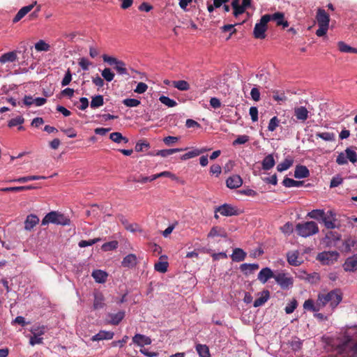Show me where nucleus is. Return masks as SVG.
I'll use <instances>...</instances> for the list:
<instances>
[{
    "label": "nucleus",
    "instance_id": "f257e3e1",
    "mask_svg": "<svg viewBox=\"0 0 357 357\" xmlns=\"http://www.w3.org/2000/svg\"><path fill=\"white\" fill-rule=\"evenodd\" d=\"M337 351L346 357H357V340L344 335L337 347Z\"/></svg>",
    "mask_w": 357,
    "mask_h": 357
},
{
    "label": "nucleus",
    "instance_id": "f03ea898",
    "mask_svg": "<svg viewBox=\"0 0 357 357\" xmlns=\"http://www.w3.org/2000/svg\"><path fill=\"white\" fill-rule=\"evenodd\" d=\"M342 299V293L340 289H334L327 294H321L318 296V305L325 306L330 303L332 308H335Z\"/></svg>",
    "mask_w": 357,
    "mask_h": 357
},
{
    "label": "nucleus",
    "instance_id": "7ed1b4c3",
    "mask_svg": "<svg viewBox=\"0 0 357 357\" xmlns=\"http://www.w3.org/2000/svg\"><path fill=\"white\" fill-rule=\"evenodd\" d=\"M316 20L319 25V29L316 31V35L319 37L325 36L329 27V15L325 10L318 8L316 15Z\"/></svg>",
    "mask_w": 357,
    "mask_h": 357
},
{
    "label": "nucleus",
    "instance_id": "20e7f679",
    "mask_svg": "<svg viewBox=\"0 0 357 357\" xmlns=\"http://www.w3.org/2000/svg\"><path fill=\"white\" fill-rule=\"evenodd\" d=\"M297 234L304 238L314 235L319 232L318 225L314 221L298 223L296 226Z\"/></svg>",
    "mask_w": 357,
    "mask_h": 357
},
{
    "label": "nucleus",
    "instance_id": "39448f33",
    "mask_svg": "<svg viewBox=\"0 0 357 357\" xmlns=\"http://www.w3.org/2000/svg\"><path fill=\"white\" fill-rule=\"evenodd\" d=\"M49 223L65 226L70 224V220L63 213L57 211H51L42 220L43 225H48Z\"/></svg>",
    "mask_w": 357,
    "mask_h": 357
},
{
    "label": "nucleus",
    "instance_id": "423d86ee",
    "mask_svg": "<svg viewBox=\"0 0 357 357\" xmlns=\"http://www.w3.org/2000/svg\"><path fill=\"white\" fill-rule=\"evenodd\" d=\"M102 59L104 62L107 63L109 65L114 66V69L119 75L129 76V73L126 67V65L123 61L107 54L102 55Z\"/></svg>",
    "mask_w": 357,
    "mask_h": 357
},
{
    "label": "nucleus",
    "instance_id": "0eeeda50",
    "mask_svg": "<svg viewBox=\"0 0 357 357\" xmlns=\"http://www.w3.org/2000/svg\"><path fill=\"white\" fill-rule=\"evenodd\" d=\"M268 22H270L269 17L263 15L259 22L255 24L253 31V35L255 38L264 39L266 38L265 32L267 30V24Z\"/></svg>",
    "mask_w": 357,
    "mask_h": 357
},
{
    "label": "nucleus",
    "instance_id": "6e6552de",
    "mask_svg": "<svg viewBox=\"0 0 357 357\" xmlns=\"http://www.w3.org/2000/svg\"><path fill=\"white\" fill-rule=\"evenodd\" d=\"M321 221L328 229H338L340 226V224H336V213L333 210H329L326 213L324 211Z\"/></svg>",
    "mask_w": 357,
    "mask_h": 357
},
{
    "label": "nucleus",
    "instance_id": "1a4fd4ad",
    "mask_svg": "<svg viewBox=\"0 0 357 357\" xmlns=\"http://www.w3.org/2000/svg\"><path fill=\"white\" fill-rule=\"evenodd\" d=\"M339 257V253L337 251L323 252L318 255L317 259L323 264L331 265L334 264Z\"/></svg>",
    "mask_w": 357,
    "mask_h": 357
},
{
    "label": "nucleus",
    "instance_id": "9d476101",
    "mask_svg": "<svg viewBox=\"0 0 357 357\" xmlns=\"http://www.w3.org/2000/svg\"><path fill=\"white\" fill-rule=\"evenodd\" d=\"M275 280L282 289H287L290 288L294 283L293 278L284 273H279L276 274Z\"/></svg>",
    "mask_w": 357,
    "mask_h": 357
},
{
    "label": "nucleus",
    "instance_id": "9b49d317",
    "mask_svg": "<svg viewBox=\"0 0 357 357\" xmlns=\"http://www.w3.org/2000/svg\"><path fill=\"white\" fill-rule=\"evenodd\" d=\"M218 212L224 216L238 215L239 214L238 209L227 204L217 207L215 210V213Z\"/></svg>",
    "mask_w": 357,
    "mask_h": 357
},
{
    "label": "nucleus",
    "instance_id": "f8f14e48",
    "mask_svg": "<svg viewBox=\"0 0 357 357\" xmlns=\"http://www.w3.org/2000/svg\"><path fill=\"white\" fill-rule=\"evenodd\" d=\"M264 16H268L270 18V21H274L277 26H282L283 28L289 26V22L284 19V15L283 13L277 12L272 15L266 14Z\"/></svg>",
    "mask_w": 357,
    "mask_h": 357
},
{
    "label": "nucleus",
    "instance_id": "ddd939ff",
    "mask_svg": "<svg viewBox=\"0 0 357 357\" xmlns=\"http://www.w3.org/2000/svg\"><path fill=\"white\" fill-rule=\"evenodd\" d=\"M243 184V179L239 175L234 174L229 176L226 180V185L230 189H236L241 187Z\"/></svg>",
    "mask_w": 357,
    "mask_h": 357
},
{
    "label": "nucleus",
    "instance_id": "4468645a",
    "mask_svg": "<svg viewBox=\"0 0 357 357\" xmlns=\"http://www.w3.org/2000/svg\"><path fill=\"white\" fill-rule=\"evenodd\" d=\"M132 340L133 344L140 347H143L145 345H149L152 342L151 339L149 337L138 333L135 334L134 337H132Z\"/></svg>",
    "mask_w": 357,
    "mask_h": 357
},
{
    "label": "nucleus",
    "instance_id": "2eb2a0df",
    "mask_svg": "<svg viewBox=\"0 0 357 357\" xmlns=\"http://www.w3.org/2000/svg\"><path fill=\"white\" fill-rule=\"evenodd\" d=\"M275 275L272 270L268 267L262 268L258 274V280L262 283L265 284L270 278L275 279Z\"/></svg>",
    "mask_w": 357,
    "mask_h": 357
},
{
    "label": "nucleus",
    "instance_id": "dca6fc26",
    "mask_svg": "<svg viewBox=\"0 0 357 357\" xmlns=\"http://www.w3.org/2000/svg\"><path fill=\"white\" fill-rule=\"evenodd\" d=\"M36 4V1L29 6L22 7L14 17L13 22L16 23L22 19L28 13H29Z\"/></svg>",
    "mask_w": 357,
    "mask_h": 357
},
{
    "label": "nucleus",
    "instance_id": "f3484780",
    "mask_svg": "<svg viewBox=\"0 0 357 357\" xmlns=\"http://www.w3.org/2000/svg\"><path fill=\"white\" fill-rule=\"evenodd\" d=\"M344 271H354L357 269V255L347 258L343 264Z\"/></svg>",
    "mask_w": 357,
    "mask_h": 357
},
{
    "label": "nucleus",
    "instance_id": "a211bd4d",
    "mask_svg": "<svg viewBox=\"0 0 357 357\" xmlns=\"http://www.w3.org/2000/svg\"><path fill=\"white\" fill-rule=\"evenodd\" d=\"M38 222L39 218L36 215H29L24 221V229L31 231Z\"/></svg>",
    "mask_w": 357,
    "mask_h": 357
},
{
    "label": "nucleus",
    "instance_id": "6ab92c4d",
    "mask_svg": "<svg viewBox=\"0 0 357 357\" xmlns=\"http://www.w3.org/2000/svg\"><path fill=\"white\" fill-rule=\"evenodd\" d=\"M137 263V259L135 255L129 254L126 256L121 261V265L126 268H133Z\"/></svg>",
    "mask_w": 357,
    "mask_h": 357
},
{
    "label": "nucleus",
    "instance_id": "aec40b11",
    "mask_svg": "<svg viewBox=\"0 0 357 357\" xmlns=\"http://www.w3.org/2000/svg\"><path fill=\"white\" fill-rule=\"evenodd\" d=\"M216 236L227 238V233L225 231V229L222 227H218V226L213 227L211 229L209 233L208 234L207 237L208 238H214Z\"/></svg>",
    "mask_w": 357,
    "mask_h": 357
},
{
    "label": "nucleus",
    "instance_id": "412c9836",
    "mask_svg": "<svg viewBox=\"0 0 357 357\" xmlns=\"http://www.w3.org/2000/svg\"><path fill=\"white\" fill-rule=\"evenodd\" d=\"M310 176L308 169L304 165H297L294 171V176L296 178H305Z\"/></svg>",
    "mask_w": 357,
    "mask_h": 357
},
{
    "label": "nucleus",
    "instance_id": "4be33fe9",
    "mask_svg": "<svg viewBox=\"0 0 357 357\" xmlns=\"http://www.w3.org/2000/svg\"><path fill=\"white\" fill-rule=\"evenodd\" d=\"M260 296L254 301V307H257L263 305L270 298L268 290H264L260 294Z\"/></svg>",
    "mask_w": 357,
    "mask_h": 357
},
{
    "label": "nucleus",
    "instance_id": "5701e85b",
    "mask_svg": "<svg viewBox=\"0 0 357 357\" xmlns=\"http://www.w3.org/2000/svg\"><path fill=\"white\" fill-rule=\"evenodd\" d=\"M275 165V161L273 154H268L266 155L261 162L262 169L265 171L270 170Z\"/></svg>",
    "mask_w": 357,
    "mask_h": 357
},
{
    "label": "nucleus",
    "instance_id": "b1692460",
    "mask_svg": "<svg viewBox=\"0 0 357 357\" xmlns=\"http://www.w3.org/2000/svg\"><path fill=\"white\" fill-rule=\"evenodd\" d=\"M259 268L257 264H243L240 266L241 271L246 275L253 273Z\"/></svg>",
    "mask_w": 357,
    "mask_h": 357
},
{
    "label": "nucleus",
    "instance_id": "393cba45",
    "mask_svg": "<svg viewBox=\"0 0 357 357\" xmlns=\"http://www.w3.org/2000/svg\"><path fill=\"white\" fill-rule=\"evenodd\" d=\"M114 333L112 331H100L98 333L93 335L91 338L93 341H100L102 340H112Z\"/></svg>",
    "mask_w": 357,
    "mask_h": 357
},
{
    "label": "nucleus",
    "instance_id": "a878e982",
    "mask_svg": "<svg viewBox=\"0 0 357 357\" xmlns=\"http://www.w3.org/2000/svg\"><path fill=\"white\" fill-rule=\"evenodd\" d=\"M294 114L298 120L305 121L308 118V111L303 106L294 109Z\"/></svg>",
    "mask_w": 357,
    "mask_h": 357
},
{
    "label": "nucleus",
    "instance_id": "bb28decb",
    "mask_svg": "<svg viewBox=\"0 0 357 357\" xmlns=\"http://www.w3.org/2000/svg\"><path fill=\"white\" fill-rule=\"evenodd\" d=\"M92 277L96 282L104 283L105 282L108 276L107 273L102 270H95L91 274Z\"/></svg>",
    "mask_w": 357,
    "mask_h": 357
},
{
    "label": "nucleus",
    "instance_id": "cd10ccee",
    "mask_svg": "<svg viewBox=\"0 0 357 357\" xmlns=\"http://www.w3.org/2000/svg\"><path fill=\"white\" fill-rule=\"evenodd\" d=\"M183 150H184L183 149H178V148L170 149H163V150L158 151L155 153H149V155H160L161 157L165 158V157H167L168 155H170L175 153L183 151Z\"/></svg>",
    "mask_w": 357,
    "mask_h": 357
},
{
    "label": "nucleus",
    "instance_id": "c85d7f7f",
    "mask_svg": "<svg viewBox=\"0 0 357 357\" xmlns=\"http://www.w3.org/2000/svg\"><path fill=\"white\" fill-rule=\"evenodd\" d=\"M17 59V54L15 51L8 52L3 54L0 56V63H5L6 62H14Z\"/></svg>",
    "mask_w": 357,
    "mask_h": 357
},
{
    "label": "nucleus",
    "instance_id": "c756f323",
    "mask_svg": "<svg viewBox=\"0 0 357 357\" xmlns=\"http://www.w3.org/2000/svg\"><path fill=\"white\" fill-rule=\"evenodd\" d=\"M104 296L103 295L100 293L97 292L94 294V301H93V309L94 310H99L104 307Z\"/></svg>",
    "mask_w": 357,
    "mask_h": 357
},
{
    "label": "nucleus",
    "instance_id": "7c9ffc66",
    "mask_svg": "<svg viewBox=\"0 0 357 357\" xmlns=\"http://www.w3.org/2000/svg\"><path fill=\"white\" fill-rule=\"evenodd\" d=\"M195 349L200 357H211L209 348L206 344H197Z\"/></svg>",
    "mask_w": 357,
    "mask_h": 357
},
{
    "label": "nucleus",
    "instance_id": "2f4dec72",
    "mask_svg": "<svg viewBox=\"0 0 357 357\" xmlns=\"http://www.w3.org/2000/svg\"><path fill=\"white\" fill-rule=\"evenodd\" d=\"M109 317L111 318L110 324L113 325H118L124 318L125 312L119 311L116 314H109Z\"/></svg>",
    "mask_w": 357,
    "mask_h": 357
},
{
    "label": "nucleus",
    "instance_id": "473e14b6",
    "mask_svg": "<svg viewBox=\"0 0 357 357\" xmlns=\"http://www.w3.org/2000/svg\"><path fill=\"white\" fill-rule=\"evenodd\" d=\"M246 253L241 248H235L231 256L232 260L234 261H241L245 259Z\"/></svg>",
    "mask_w": 357,
    "mask_h": 357
},
{
    "label": "nucleus",
    "instance_id": "72a5a7b5",
    "mask_svg": "<svg viewBox=\"0 0 357 357\" xmlns=\"http://www.w3.org/2000/svg\"><path fill=\"white\" fill-rule=\"evenodd\" d=\"M298 252H289L287 253V261L291 266H297L301 264V261H298Z\"/></svg>",
    "mask_w": 357,
    "mask_h": 357
},
{
    "label": "nucleus",
    "instance_id": "f704fd0d",
    "mask_svg": "<svg viewBox=\"0 0 357 357\" xmlns=\"http://www.w3.org/2000/svg\"><path fill=\"white\" fill-rule=\"evenodd\" d=\"M45 178H46V177L43 176H27L20 177L18 178L11 180L10 182L26 183V182H28L30 181L45 179Z\"/></svg>",
    "mask_w": 357,
    "mask_h": 357
},
{
    "label": "nucleus",
    "instance_id": "c9c22d12",
    "mask_svg": "<svg viewBox=\"0 0 357 357\" xmlns=\"http://www.w3.org/2000/svg\"><path fill=\"white\" fill-rule=\"evenodd\" d=\"M337 45L342 52L357 54V48L352 47L342 41L339 42Z\"/></svg>",
    "mask_w": 357,
    "mask_h": 357
},
{
    "label": "nucleus",
    "instance_id": "e433bc0d",
    "mask_svg": "<svg viewBox=\"0 0 357 357\" xmlns=\"http://www.w3.org/2000/svg\"><path fill=\"white\" fill-rule=\"evenodd\" d=\"M282 184L287 188L300 187L303 185V181H295L292 178L286 177L284 178Z\"/></svg>",
    "mask_w": 357,
    "mask_h": 357
},
{
    "label": "nucleus",
    "instance_id": "4c0bfd02",
    "mask_svg": "<svg viewBox=\"0 0 357 357\" xmlns=\"http://www.w3.org/2000/svg\"><path fill=\"white\" fill-rule=\"evenodd\" d=\"M206 151H207V149H202L201 150L195 149V150L189 151V152L183 154V155H181V159L182 160H185L196 157Z\"/></svg>",
    "mask_w": 357,
    "mask_h": 357
},
{
    "label": "nucleus",
    "instance_id": "58836bf2",
    "mask_svg": "<svg viewBox=\"0 0 357 357\" xmlns=\"http://www.w3.org/2000/svg\"><path fill=\"white\" fill-rule=\"evenodd\" d=\"M109 139L116 143L123 142L125 144L128 142V139L123 137L121 132H114L110 134Z\"/></svg>",
    "mask_w": 357,
    "mask_h": 357
},
{
    "label": "nucleus",
    "instance_id": "ea45409f",
    "mask_svg": "<svg viewBox=\"0 0 357 357\" xmlns=\"http://www.w3.org/2000/svg\"><path fill=\"white\" fill-rule=\"evenodd\" d=\"M172 86L180 91H188L190 89V84L185 80L173 81Z\"/></svg>",
    "mask_w": 357,
    "mask_h": 357
},
{
    "label": "nucleus",
    "instance_id": "a19ab883",
    "mask_svg": "<svg viewBox=\"0 0 357 357\" xmlns=\"http://www.w3.org/2000/svg\"><path fill=\"white\" fill-rule=\"evenodd\" d=\"M307 217L317 220H322L324 216V211L322 209H314L307 213Z\"/></svg>",
    "mask_w": 357,
    "mask_h": 357
},
{
    "label": "nucleus",
    "instance_id": "79ce46f5",
    "mask_svg": "<svg viewBox=\"0 0 357 357\" xmlns=\"http://www.w3.org/2000/svg\"><path fill=\"white\" fill-rule=\"evenodd\" d=\"M320 307H321V305H318V303L315 305L314 304L313 301L311 299H308V300L305 301L303 304V307L305 310H310L312 312L319 311L320 310Z\"/></svg>",
    "mask_w": 357,
    "mask_h": 357
},
{
    "label": "nucleus",
    "instance_id": "37998d69",
    "mask_svg": "<svg viewBox=\"0 0 357 357\" xmlns=\"http://www.w3.org/2000/svg\"><path fill=\"white\" fill-rule=\"evenodd\" d=\"M104 104V98L102 95H98L92 98L91 101V107L97 108Z\"/></svg>",
    "mask_w": 357,
    "mask_h": 357
},
{
    "label": "nucleus",
    "instance_id": "c03bdc74",
    "mask_svg": "<svg viewBox=\"0 0 357 357\" xmlns=\"http://www.w3.org/2000/svg\"><path fill=\"white\" fill-rule=\"evenodd\" d=\"M293 165V160L286 158L282 162L280 163L277 166V170L278 172H283L289 168Z\"/></svg>",
    "mask_w": 357,
    "mask_h": 357
},
{
    "label": "nucleus",
    "instance_id": "a18cd8bd",
    "mask_svg": "<svg viewBox=\"0 0 357 357\" xmlns=\"http://www.w3.org/2000/svg\"><path fill=\"white\" fill-rule=\"evenodd\" d=\"M316 137L328 142L334 141L335 139V134L329 132H318L316 134Z\"/></svg>",
    "mask_w": 357,
    "mask_h": 357
},
{
    "label": "nucleus",
    "instance_id": "49530a36",
    "mask_svg": "<svg viewBox=\"0 0 357 357\" xmlns=\"http://www.w3.org/2000/svg\"><path fill=\"white\" fill-rule=\"evenodd\" d=\"M35 49L38 52H48L50 50V45L43 40H40L35 44Z\"/></svg>",
    "mask_w": 357,
    "mask_h": 357
},
{
    "label": "nucleus",
    "instance_id": "de8ad7c7",
    "mask_svg": "<svg viewBox=\"0 0 357 357\" xmlns=\"http://www.w3.org/2000/svg\"><path fill=\"white\" fill-rule=\"evenodd\" d=\"M168 265L167 261H158L155 264L154 268L158 272L165 273L167 271Z\"/></svg>",
    "mask_w": 357,
    "mask_h": 357
},
{
    "label": "nucleus",
    "instance_id": "09e8293b",
    "mask_svg": "<svg viewBox=\"0 0 357 357\" xmlns=\"http://www.w3.org/2000/svg\"><path fill=\"white\" fill-rule=\"evenodd\" d=\"M159 100L164 105H167L169 107H175L177 105V102L165 96H161L159 98Z\"/></svg>",
    "mask_w": 357,
    "mask_h": 357
},
{
    "label": "nucleus",
    "instance_id": "8fccbe9b",
    "mask_svg": "<svg viewBox=\"0 0 357 357\" xmlns=\"http://www.w3.org/2000/svg\"><path fill=\"white\" fill-rule=\"evenodd\" d=\"M345 153L347 154V159H348L351 162L356 163L357 162V153L356 151L351 150L350 148H347Z\"/></svg>",
    "mask_w": 357,
    "mask_h": 357
},
{
    "label": "nucleus",
    "instance_id": "3c124183",
    "mask_svg": "<svg viewBox=\"0 0 357 357\" xmlns=\"http://www.w3.org/2000/svg\"><path fill=\"white\" fill-rule=\"evenodd\" d=\"M123 103L126 107H135L139 106L141 102L139 100L135 98H126L123 100Z\"/></svg>",
    "mask_w": 357,
    "mask_h": 357
},
{
    "label": "nucleus",
    "instance_id": "603ef678",
    "mask_svg": "<svg viewBox=\"0 0 357 357\" xmlns=\"http://www.w3.org/2000/svg\"><path fill=\"white\" fill-rule=\"evenodd\" d=\"M102 76L107 82H111L113 80L114 77V73L112 72L111 69L109 68H105L102 71Z\"/></svg>",
    "mask_w": 357,
    "mask_h": 357
},
{
    "label": "nucleus",
    "instance_id": "864d4df0",
    "mask_svg": "<svg viewBox=\"0 0 357 357\" xmlns=\"http://www.w3.org/2000/svg\"><path fill=\"white\" fill-rule=\"evenodd\" d=\"M24 122V119L22 116H18L13 118L8 121V127L11 128L15 126L22 125Z\"/></svg>",
    "mask_w": 357,
    "mask_h": 357
},
{
    "label": "nucleus",
    "instance_id": "5fc2aeb1",
    "mask_svg": "<svg viewBox=\"0 0 357 357\" xmlns=\"http://www.w3.org/2000/svg\"><path fill=\"white\" fill-rule=\"evenodd\" d=\"M279 123H280V120L278 119V118L277 116H273V118L271 119L270 121H269V123H268V129L269 131H274L277 127L279 126Z\"/></svg>",
    "mask_w": 357,
    "mask_h": 357
},
{
    "label": "nucleus",
    "instance_id": "6e6d98bb",
    "mask_svg": "<svg viewBox=\"0 0 357 357\" xmlns=\"http://www.w3.org/2000/svg\"><path fill=\"white\" fill-rule=\"evenodd\" d=\"M250 139L249 136L243 135H238L237 138L232 142V144L234 146L238 145V144H244L246 142H248Z\"/></svg>",
    "mask_w": 357,
    "mask_h": 357
},
{
    "label": "nucleus",
    "instance_id": "4d7b16f0",
    "mask_svg": "<svg viewBox=\"0 0 357 357\" xmlns=\"http://www.w3.org/2000/svg\"><path fill=\"white\" fill-rule=\"evenodd\" d=\"M92 65V63L89 61L87 59L82 57L79 59V66L82 68L84 70H88L89 68V66Z\"/></svg>",
    "mask_w": 357,
    "mask_h": 357
},
{
    "label": "nucleus",
    "instance_id": "13d9d810",
    "mask_svg": "<svg viewBox=\"0 0 357 357\" xmlns=\"http://www.w3.org/2000/svg\"><path fill=\"white\" fill-rule=\"evenodd\" d=\"M100 241V238H93V239H91V240H89V241H85V240H82L81 241L79 242V246L80 248H85L86 246H91V245H93V244H95L96 243Z\"/></svg>",
    "mask_w": 357,
    "mask_h": 357
},
{
    "label": "nucleus",
    "instance_id": "bf43d9fd",
    "mask_svg": "<svg viewBox=\"0 0 357 357\" xmlns=\"http://www.w3.org/2000/svg\"><path fill=\"white\" fill-rule=\"evenodd\" d=\"M290 346L293 350L298 351L301 349L302 342L301 341L300 339L295 337L290 342Z\"/></svg>",
    "mask_w": 357,
    "mask_h": 357
},
{
    "label": "nucleus",
    "instance_id": "052dcab7",
    "mask_svg": "<svg viewBox=\"0 0 357 357\" xmlns=\"http://www.w3.org/2000/svg\"><path fill=\"white\" fill-rule=\"evenodd\" d=\"M236 24H226V25H224L221 29L222 30V31L224 32H226V31H231L229 36L227 37V40H229L231 36L236 33V29H234V26Z\"/></svg>",
    "mask_w": 357,
    "mask_h": 357
},
{
    "label": "nucleus",
    "instance_id": "680f3d73",
    "mask_svg": "<svg viewBox=\"0 0 357 357\" xmlns=\"http://www.w3.org/2000/svg\"><path fill=\"white\" fill-rule=\"evenodd\" d=\"M326 237L329 240L337 241L340 240L341 235L337 232L331 231L326 234Z\"/></svg>",
    "mask_w": 357,
    "mask_h": 357
},
{
    "label": "nucleus",
    "instance_id": "e2e57ef3",
    "mask_svg": "<svg viewBox=\"0 0 357 357\" xmlns=\"http://www.w3.org/2000/svg\"><path fill=\"white\" fill-rule=\"evenodd\" d=\"M71 80H72V74H71L70 70L68 69L66 71V73L65 74V76H64L63 79L61 81V86H67L68 84H70Z\"/></svg>",
    "mask_w": 357,
    "mask_h": 357
},
{
    "label": "nucleus",
    "instance_id": "0e129e2a",
    "mask_svg": "<svg viewBox=\"0 0 357 357\" xmlns=\"http://www.w3.org/2000/svg\"><path fill=\"white\" fill-rule=\"evenodd\" d=\"M297 307V301L296 300H293L290 303H289L286 307H285V312L287 314H291L292 313L294 310Z\"/></svg>",
    "mask_w": 357,
    "mask_h": 357
},
{
    "label": "nucleus",
    "instance_id": "69168bd1",
    "mask_svg": "<svg viewBox=\"0 0 357 357\" xmlns=\"http://www.w3.org/2000/svg\"><path fill=\"white\" fill-rule=\"evenodd\" d=\"M343 181V178L340 176L333 177L331 181L330 187L335 188L340 185Z\"/></svg>",
    "mask_w": 357,
    "mask_h": 357
},
{
    "label": "nucleus",
    "instance_id": "338daca9",
    "mask_svg": "<svg viewBox=\"0 0 357 357\" xmlns=\"http://www.w3.org/2000/svg\"><path fill=\"white\" fill-rule=\"evenodd\" d=\"M150 146V144L149 143H148L147 142H138L136 145H135V149L137 152H140V151H142L144 150V149L145 148H149Z\"/></svg>",
    "mask_w": 357,
    "mask_h": 357
},
{
    "label": "nucleus",
    "instance_id": "774afa93",
    "mask_svg": "<svg viewBox=\"0 0 357 357\" xmlns=\"http://www.w3.org/2000/svg\"><path fill=\"white\" fill-rule=\"evenodd\" d=\"M249 114L253 122L258 121V109L256 107H251L249 110Z\"/></svg>",
    "mask_w": 357,
    "mask_h": 357
}]
</instances>
